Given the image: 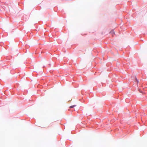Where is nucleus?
Here are the masks:
<instances>
[{"label":"nucleus","instance_id":"obj_1","mask_svg":"<svg viewBox=\"0 0 147 147\" xmlns=\"http://www.w3.org/2000/svg\"><path fill=\"white\" fill-rule=\"evenodd\" d=\"M110 33L112 35V36H113L115 34V33L114 32H113V31H111V32H110Z\"/></svg>","mask_w":147,"mask_h":147},{"label":"nucleus","instance_id":"obj_2","mask_svg":"<svg viewBox=\"0 0 147 147\" xmlns=\"http://www.w3.org/2000/svg\"><path fill=\"white\" fill-rule=\"evenodd\" d=\"M76 105H72V106H70V107H69V108H73L75 107H76Z\"/></svg>","mask_w":147,"mask_h":147},{"label":"nucleus","instance_id":"obj_3","mask_svg":"<svg viewBox=\"0 0 147 147\" xmlns=\"http://www.w3.org/2000/svg\"><path fill=\"white\" fill-rule=\"evenodd\" d=\"M135 79H136V82H137V83L138 84V80L136 78H135Z\"/></svg>","mask_w":147,"mask_h":147}]
</instances>
